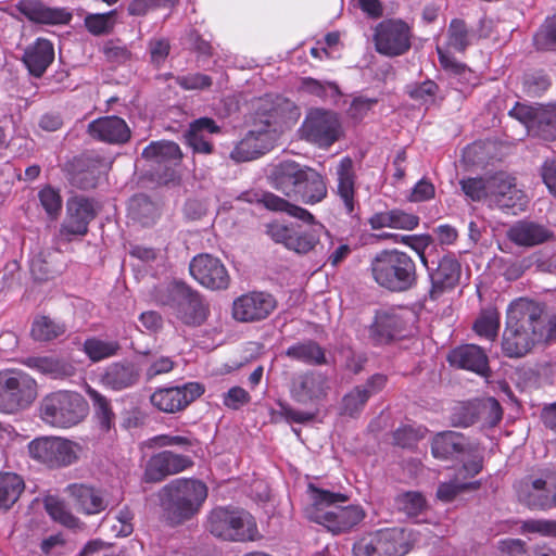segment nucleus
Here are the masks:
<instances>
[{
    "label": "nucleus",
    "mask_w": 556,
    "mask_h": 556,
    "mask_svg": "<svg viewBox=\"0 0 556 556\" xmlns=\"http://www.w3.org/2000/svg\"><path fill=\"white\" fill-rule=\"evenodd\" d=\"M546 341L544 306L527 298L513 301L506 313L502 351L509 358L526 356L535 344Z\"/></svg>",
    "instance_id": "f257e3e1"
},
{
    "label": "nucleus",
    "mask_w": 556,
    "mask_h": 556,
    "mask_svg": "<svg viewBox=\"0 0 556 556\" xmlns=\"http://www.w3.org/2000/svg\"><path fill=\"white\" fill-rule=\"evenodd\" d=\"M307 494L309 504L305 507L306 517L333 534L350 531L365 518V510L361 505H340L348 500L341 493L323 490L311 483Z\"/></svg>",
    "instance_id": "f03ea898"
},
{
    "label": "nucleus",
    "mask_w": 556,
    "mask_h": 556,
    "mask_svg": "<svg viewBox=\"0 0 556 556\" xmlns=\"http://www.w3.org/2000/svg\"><path fill=\"white\" fill-rule=\"evenodd\" d=\"M271 187L290 199L314 205L327 198L326 178L316 169L294 161H283L268 176Z\"/></svg>",
    "instance_id": "7ed1b4c3"
},
{
    "label": "nucleus",
    "mask_w": 556,
    "mask_h": 556,
    "mask_svg": "<svg viewBox=\"0 0 556 556\" xmlns=\"http://www.w3.org/2000/svg\"><path fill=\"white\" fill-rule=\"evenodd\" d=\"M207 497V486L197 479H175L159 492L162 509L168 520L181 523L197 515Z\"/></svg>",
    "instance_id": "20e7f679"
},
{
    "label": "nucleus",
    "mask_w": 556,
    "mask_h": 556,
    "mask_svg": "<svg viewBox=\"0 0 556 556\" xmlns=\"http://www.w3.org/2000/svg\"><path fill=\"white\" fill-rule=\"evenodd\" d=\"M374 280L392 292H403L417 283V269L414 260L405 252L383 250L370 263Z\"/></svg>",
    "instance_id": "39448f33"
},
{
    "label": "nucleus",
    "mask_w": 556,
    "mask_h": 556,
    "mask_svg": "<svg viewBox=\"0 0 556 556\" xmlns=\"http://www.w3.org/2000/svg\"><path fill=\"white\" fill-rule=\"evenodd\" d=\"M154 299L159 304L173 308L177 318L187 326H201L208 316V306L202 296L182 281L157 287Z\"/></svg>",
    "instance_id": "423d86ee"
},
{
    "label": "nucleus",
    "mask_w": 556,
    "mask_h": 556,
    "mask_svg": "<svg viewBox=\"0 0 556 556\" xmlns=\"http://www.w3.org/2000/svg\"><path fill=\"white\" fill-rule=\"evenodd\" d=\"M39 418L54 428H71L88 414V403L77 392L55 391L45 395L38 407Z\"/></svg>",
    "instance_id": "0eeeda50"
},
{
    "label": "nucleus",
    "mask_w": 556,
    "mask_h": 556,
    "mask_svg": "<svg viewBox=\"0 0 556 556\" xmlns=\"http://www.w3.org/2000/svg\"><path fill=\"white\" fill-rule=\"evenodd\" d=\"M206 529L216 538L230 542L255 541L258 530L254 517L235 507H216L207 516Z\"/></svg>",
    "instance_id": "6e6552de"
},
{
    "label": "nucleus",
    "mask_w": 556,
    "mask_h": 556,
    "mask_svg": "<svg viewBox=\"0 0 556 556\" xmlns=\"http://www.w3.org/2000/svg\"><path fill=\"white\" fill-rule=\"evenodd\" d=\"M38 396V384L18 368L0 370V413L15 415L28 409Z\"/></svg>",
    "instance_id": "1a4fd4ad"
},
{
    "label": "nucleus",
    "mask_w": 556,
    "mask_h": 556,
    "mask_svg": "<svg viewBox=\"0 0 556 556\" xmlns=\"http://www.w3.org/2000/svg\"><path fill=\"white\" fill-rule=\"evenodd\" d=\"M298 134L300 139L319 149H329L344 136V129L338 113L312 108L305 114Z\"/></svg>",
    "instance_id": "9d476101"
},
{
    "label": "nucleus",
    "mask_w": 556,
    "mask_h": 556,
    "mask_svg": "<svg viewBox=\"0 0 556 556\" xmlns=\"http://www.w3.org/2000/svg\"><path fill=\"white\" fill-rule=\"evenodd\" d=\"M28 454L35 462L50 469L73 465L78 459L79 445L61 437H39L27 445Z\"/></svg>",
    "instance_id": "9b49d317"
},
{
    "label": "nucleus",
    "mask_w": 556,
    "mask_h": 556,
    "mask_svg": "<svg viewBox=\"0 0 556 556\" xmlns=\"http://www.w3.org/2000/svg\"><path fill=\"white\" fill-rule=\"evenodd\" d=\"M412 26L401 18L383 20L374 31L376 50L386 56L405 54L412 47Z\"/></svg>",
    "instance_id": "f8f14e48"
},
{
    "label": "nucleus",
    "mask_w": 556,
    "mask_h": 556,
    "mask_svg": "<svg viewBox=\"0 0 556 556\" xmlns=\"http://www.w3.org/2000/svg\"><path fill=\"white\" fill-rule=\"evenodd\" d=\"M189 271L202 287L213 291L226 290L230 285V275L224 263L208 253L195 255L189 264Z\"/></svg>",
    "instance_id": "ddd939ff"
},
{
    "label": "nucleus",
    "mask_w": 556,
    "mask_h": 556,
    "mask_svg": "<svg viewBox=\"0 0 556 556\" xmlns=\"http://www.w3.org/2000/svg\"><path fill=\"white\" fill-rule=\"evenodd\" d=\"M490 206L517 214L526 210L528 198L517 188L516 179L506 173L491 176Z\"/></svg>",
    "instance_id": "4468645a"
},
{
    "label": "nucleus",
    "mask_w": 556,
    "mask_h": 556,
    "mask_svg": "<svg viewBox=\"0 0 556 556\" xmlns=\"http://www.w3.org/2000/svg\"><path fill=\"white\" fill-rule=\"evenodd\" d=\"M329 378L316 370L295 374L290 381V396L303 405L318 404L330 391Z\"/></svg>",
    "instance_id": "2eb2a0df"
},
{
    "label": "nucleus",
    "mask_w": 556,
    "mask_h": 556,
    "mask_svg": "<svg viewBox=\"0 0 556 556\" xmlns=\"http://www.w3.org/2000/svg\"><path fill=\"white\" fill-rule=\"evenodd\" d=\"M509 115L543 139H556V110L554 108L516 103L509 111Z\"/></svg>",
    "instance_id": "dca6fc26"
},
{
    "label": "nucleus",
    "mask_w": 556,
    "mask_h": 556,
    "mask_svg": "<svg viewBox=\"0 0 556 556\" xmlns=\"http://www.w3.org/2000/svg\"><path fill=\"white\" fill-rule=\"evenodd\" d=\"M267 235L276 242L298 254H307L319 242L317 233L299 224L283 225L273 223L267 225Z\"/></svg>",
    "instance_id": "f3484780"
},
{
    "label": "nucleus",
    "mask_w": 556,
    "mask_h": 556,
    "mask_svg": "<svg viewBox=\"0 0 556 556\" xmlns=\"http://www.w3.org/2000/svg\"><path fill=\"white\" fill-rule=\"evenodd\" d=\"M276 308L275 298L266 292L253 291L237 298L232 303V316L242 323L260 321Z\"/></svg>",
    "instance_id": "a211bd4d"
},
{
    "label": "nucleus",
    "mask_w": 556,
    "mask_h": 556,
    "mask_svg": "<svg viewBox=\"0 0 556 556\" xmlns=\"http://www.w3.org/2000/svg\"><path fill=\"white\" fill-rule=\"evenodd\" d=\"M204 392L198 382H189L181 387L157 389L150 397L154 407L164 413L174 414L185 409Z\"/></svg>",
    "instance_id": "6ab92c4d"
},
{
    "label": "nucleus",
    "mask_w": 556,
    "mask_h": 556,
    "mask_svg": "<svg viewBox=\"0 0 556 556\" xmlns=\"http://www.w3.org/2000/svg\"><path fill=\"white\" fill-rule=\"evenodd\" d=\"M142 157L162 179H169L172 170L179 165L182 153L173 141H153L142 151Z\"/></svg>",
    "instance_id": "aec40b11"
},
{
    "label": "nucleus",
    "mask_w": 556,
    "mask_h": 556,
    "mask_svg": "<svg viewBox=\"0 0 556 556\" xmlns=\"http://www.w3.org/2000/svg\"><path fill=\"white\" fill-rule=\"evenodd\" d=\"M520 498L531 509L549 510L556 507V472H546L526 484Z\"/></svg>",
    "instance_id": "412c9836"
},
{
    "label": "nucleus",
    "mask_w": 556,
    "mask_h": 556,
    "mask_svg": "<svg viewBox=\"0 0 556 556\" xmlns=\"http://www.w3.org/2000/svg\"><path fill=\"white\" fill-rule=\"evenodd\" d=\"M192 465L188 456L175 454L170 451H162L152 455L146 465L144 480L147 482H160L167 476L184 471Z\"/></svg>",
    "instance_id": "4be33fe9"
},
{
    "label": "nucleus",
    "mask_w": 556,
    "mask_h": 556,
    "mask_svg": "<svg viewBox=\"0 0 556 556\" xmlns=\"http://www.w3.org/2000/svg\"><path fill=\"white\" fill-rule=\"evenodd\" d=\"M94 216L96 212L90 200L83 197L68 200L67 216L61 226V235L68 239L71 236H85Z\"/></svg>",
    "instance_id": "5701e85b"
},
{
    "label": "nucleus",
    "mask_w": 556,
    "mask_h": 556,
    "mask_svg": "<svg viewBox=\"0 0 556 556\" xmlns=\"http://www.w3.org/2000/svg\"><path fill=\"white\" fill-rule=\"evenodd\" d=\"M431 279L430 298L432 300L438 299L442 293L453 289L459 281L460 278V264L453 254L443 255L438 266L432 269L429 266Z\"/></svg>",
    "instance_id": "b1692460"
},
{
    "label": "nucleus",
    "mask_w": 556,
    "mask_h": 556,
    "mask_svg": "<svg viewBox=\"0 0 556 556\" xmlns=\"http://www.w3.org/2000/svg\"><path fill=\"white\" fill-rule=\"evenodd\" d=\"M337 190L336 193L343 203L348 215L353 216L357 207L356 201V174L354 162L351 157H342L337 167Z\"/></svg>",
    "instance_id": "393cba45"
},
{
    "label": "nucleus",
    "mask_w": 556,
    "mask_h": 556,
    "mask_svg": "<svg viewBox=\"0 0 556 556\" xmlns=\"http://www.w3.org/2000/svg\"><path fill=\"white\" fill-rule=\"evenodd\" d=\"M274 136L268 129L249 131L230 152V157L240 163L252 161L270 150Z\"/></svg>",
    "instance_id": "a878e982"
},
{
    "label": "nucleus",
    "mask_w": 556,
    "mask_h": 556,
    "mask_svg": "<svg viewBox=\"0 0 556 556\" xmlns=\"http://www.w3.org/2000/svg\"><path fill=\"white\" fill-rule=\"evenodd\" d=\"M447 361L453 367L469 370L480 376L486 377L490 372L488 355L476 344H465L452 350Z\"/></svg>",
    "instance_id": "bb28decb"
},
{
    "label": "nucleus",
    "mask_w": 556,
    "mask_h": 556,
    "mask_svg": "<svg viewBox=\"0 0 556 556\" xmlns=\"http://www.w3.org/2000/svg\"><path fill=\"white\" fill-rule=\"evenodd\" d=\"M139 378V369L134 363L114 362L104 368L100 376V382L112 391H123L135 387Z\"/></svg>",
    "instance_id": "cd10ccee"
},
{
    "label": "nucleus",
    "mask_w": 556,
    "mask_h": 556,
    "mask_svg": "<svg viewBox=\"0 0 556 556\" xmlns=\"http://www.w3.org/2000/svg\"><path fill=\"white\" fill-rule=\"evenodd\" d=\"M506 236L518 247L532 248L548 241L553 233L541 224L523 219L513 224L507 229Z\"/></svg>",
    "instance_id": "c85d7f7f"
},
{
    "label": "nucleus",
    "mask_w": 556,
    "mask_h": 556,
    "mask_svg": "<svg viewBox=\"0 0 556 556\" xmlns=\"http://www.w3.org/2000/svg\"><path fill=\"white\" fill-rule=\"evenodd\" d=\"M88 134L100 141L124 143L130 138V130L125 121L118 116H105L88 125Z\"/></svg>",
    "instance_id": "c756f323"
},
{
    "label": "nucleus",
    "mask_w": 556,
    "mask_h": 556,
    "mask_svg": "<svg viewBox=\"0 0 556 556\" xmlns=\"http://www.w3.org/2000/svg\"><path fill=\"white\" fill-rule=\"evenodd\" d=\"M431 451L435 458L448 459L459 455L471 454L473 445L459 432L443 431L433 438Z\"/></svg>",
    "instance_id": "7c9ffc66"
},
{
    "label": "nucleus",
    "mask_w": 556,
    "mask_h": 556,
    "mask_svg": "<svg viewBox=\"0 0 556 556\" xmlns=\"http://www.w3.org/2000/svg\"><path fill=\"white\" fill-rule=\"evenodd\" d=\"M66 491L77 510L86 515L99 514L108 506L102 492L92 486L74 483L68 485Z\"/></svg>",
    "instance_id": "2f4dec72"
},
{
    "label": "nucleus",
    "mask_w": 556,
    "mask_h": 556,
    "mask_svg": "<svg viewBox=\"0 0 556 556\" xmlns=\"http://www.w3.org/2000/svg\"><path fill=\"white\" fill-rule=\"evenodd\" d=\"M54 60L53 45L43 38H38L25 49L23 62L29 73L35 77H41Z\"/></svg>",
    "instance_id": "473e14b6"
},
{
    "label": "nucleus",
    "mask_w": 556,
    "mask_h": 556,
    "mask_svg": "<svg viewBox=\"0 0 556 556\" xmlns=\"http://www.w3.org/2000/svg\"><path fill=\"white\" fill-rule=\"evenodd\" d=\"M374 536L384 556H403L412 548L409 534L402 528L379 530Z\"/></svg>",
    "instance_id": "72a5a7b5"
},
{
    "label": "nucleus",
    "mask_w": 556,
    "mask_h": 556,
    "mask_svg": "<svg viewBox=\"0 0 556 556\" xmlns=\"http://www.w3.org/2000/svg\"><path fill=\"white\" fill-rule=\"evenodd\" d=\"M20 11L29 21L40 24H65L71 20V14L64 10L48 8L35 0L23 1Z\"/></svg>",
    "instance_id": "f704fd0d"
},
{
    "label": "nucleus",
    "mask_w": 556,
    "mask_h": 556,
    "mask_svg": "<svg viewBox=\"0 0 556 556\" xmlns=\"http://www.w3.org/2000/svg\"><path fill=\"white\" fill-rule=\"evenodd\" d=\"M22 364L53 379H63L75 374V367L71 363L54 357L31 356L24 358Z\"/></svg>",
    "instance_id": "c9c22d12"
},
{
    "label": "nucleus",
    "mask_w": 556,
    "mask_h": 556,
    "mask_svg": "<svg viewBox=\"0 0 556 556\" xmlns=\"http://www.w3.org/2000/svg\"><path fill=\"white\" fill-rule=\"evenodd\" d=\"M59 252L43 250L30 260V273L36 280L46 281L54 278L62 271V264L58 261Z\"/></svg>",
    "instance_id": "e433bc0d"
},
{
    "label": "nucleus",
    "mask_w": 556,
    "mask_h": 556,
    "mask_svg": "<svg viewBox=\"0 0 556 556\" xmlns=\"http://www.w3.org/2000/svg\"><path fill=\"white\" fill-rule=\"evenodd\" d=\"M286 355L296 362L319 366L327 364L325 350L314 340H304L290 345Z\"/></svg>",
    "instance_id": "4c0bfd02"
},
{
    "label": "nucleus",
    "mask_w": 556,
    "mask_h": 556,
    "mask_svg": "<svg viewBox=\"0 0 556 556\" xmlns=\"http://www.w3.org/2000/svg\"><path fill=\"white\" fill-rule=\"evenodd\" d=\"M258 202L262 203L267 210L274 212H285L292 217L303 220L307 224H315L314 215L307 210L290 203L286 199L273 193L264 192Z\"/></svg>",
    "instance_id": "58836bf2"
},
{
    "label": "nucleus",
    "mask_w": 556,
    "mask_h": 556,
    "mask_svg": "<svg viewBox=\"0 0 556 556\" xmlns=\"http://www.w3.org/2000/svg\"><path fill=\"white\" fill-rule=\"evenodd\" d=\"M25 489L21 476L12 472L0 473V509L11 508Z\"/></svg>",
    "instance_id": "ea45409f"
},
{
    "label": "nucleus",
    "mask_w": 556,
    "mask_h": 556,
    "mask_svg": "<svg viewBox=\"0 0 556 556\" xmlns=\"http://www.w3.org/2000/svg\"><path fill=\"white\" fill-rule=\"evenodd\" d=\"M65 331L66 326L63 323L48 316H38L33 321L30 334L35 341L48 342L61 337Z\"/></svg>",
    "instance_id": "a19ab883"
},
{
    "label": "nucleus",
    "mask_w": 556,
    "mask_h": 556,
    "mask_svg": "<svg viewBox=\"0 0 556 556\" xmlns=\"http://www.w3.org/2000/svg\"><path fill=\"white\" fill-rule=\"evenodd\" d=\"M94 408V416L99 427L103 431H110L115 427V414L112 409L110 401L100 392L89 388L87 391Z\"/></svg>",
    "instance_id": "79ce46f5"
},
{
    "label": "nucleus",
    "mask_w": 556,
    "mask_h": 556,
    "mask_svg": "<svg viewBox=\"0 0 556 556\" xmlns=\"http://www.w3.org/2000/svg\"><path fill=\"white\" fill-rule=\"evenodd\" d=\"M476 34L470 30L465 21L454 18L451 21L447 29V45L456 51L464 52L473 43Z\"/></svg>",
    "instance_id": "37998d69"
},
{
    "label": "nucleus",
    "mask_w": 556,
    "mask_h": 556,
    "mask_svg": "<svg viewBox=\"0 0 556 556\" xmlns=\"http://www.w3.org/2000/svg\"><path fill=\"white\" fill-rule=\"evenodd\" d=\"M83 350L90 361L97 363L117 355L121 345L117 341H104L93 337L84 342Z\"/></svg>",
    "instance_id": "c03bdc74"
},
{
    "label": "nucleus",
    "mask_w": 556,
    "mask_h": 556,
    "mask_svg": "<svg viewBox=\"0 0 556 556\" xmlns=\"http://www.w3.org/2000/svg\"><path fill=\"white\" fill-rule=\"evenodd\" d=\"M300 90L315 96L323 101H336L340 97V89L337 84L331 81H320L312 77L301 79Z\"/></svg>",
    "instance_id": "a18cd8bd"
},
{
    "label": "nucleus",
    "mask_w": 556,
    "mask_h": 556,
    "mask_svg": "<svg viewBox=\"0 0 556 556\" xmlns=\"http://www.w3.org/2000/svg\"><path fill=\"white\" fill-rule=\"evenodd\" d=\"M459 185L465 195L471 201L486 200L490 204L491 176L462 179Z\"/></svg>",
    "instance_id": "49530a36"
},
{
    "label": "nucleus",
    "mask_w": 556,
    "mask_h": 556,
    "mask_svg": "<svg viewBox=\"0 0 556 556\" xmlns=\"http://www.w3.org/2000/svg\"><path fill=\"white\" fill-rule=\"evenodd\" d=\"M45 507L49 516L56 522L70 528L76 529L80 527V521L66 507L64 502L56 497L49 496L45 501Z\"/></svg>",
    "instance_id": "de8ad7c7"
},
{
    "label": "nucleus",
    "mask_w": 556,
    "mask_h": 556,
    "mask_svg": "<svg viewBox=\"0 0 556 556\" xmlns=\"http://www.w3.org/2000/svg\"><path fill=\"white\" fill-rule=\"evenodd\" d=\"M396 508L407 517H417L427 509L425 496L417 491H408L395 497Z\"/></svg>",
    "instance_id": "09e8293b"
},
{
    "label": "nucleus",
    "mask_w": 556,
    "mask_h": 556,
    "mask_svg": "<svg viewBox=\"0 0 556 556\" xmlns=\"http://www.w3.org/2000/svg\"><path fill=\"white\" fill-rule=\"evenodd\" d=\"M129 210L132 218L142 225H150L157 217L155 204L144 194L135 195L130 200Z\"/></svg>",
    "instance_id": "8fccbe9b"
},
{
    "label": "nucleus",
    "mask_w": 556,
    "mask_h": 556,
    "mask_svg": "<svg viewBox=\"0 0 556 556\" xmlns=\"http://www.w3.org/2000/svg\"><path fill=\"white\" fill-rule=\"evenodd\" d=\"M500 329V314L496 309L483 311L473 324V330L480 337L494 341Z\"/></svg>",
    "instance_id": "3c124183"
},
{
    "label": "nucleus",
    "mask_w": 556,
    "mask_h": 556,
    "mask_svg": "<svg viewBox=\"0 0 556 556\" xmlns=\"http://www.w3.org/2000/svg\"><path fill=\"white\" fill-rule=\"evenodd\" d=\"M478 421L484 427H495L503 417V409L494 397L478 400Z\"/></svg>",
    "instance_id": "603ef678"
},
{
    "label": "nucleus",
    "mask_w": 556,
    "mask_h": 556,
    "mask_svg": "<svg viewBox=\"0 0 556 556\" xmlns=\"http://www.w3.org/2000/svg\"><path fill=\"white\" fill-rule=\"evenodd\" d=\"M368 400V393L364 390L363 387H354L342 399V414L351 417L359 415Z\"/></svg>",
    "instance_id": "864d4df0"
},
{
    "label": "nucleus",
    "mask_w": 556,
    "mask_h": 556,
    "mask_svg": "<svg viewBox=\"0 0 556 556\" xmlns=\"http://www.w3.org/2000/svg\"><path fill=\"white\" fill-rule=\"evenodd\" d=\"M478 400L457 404L452 413L451 421L455 427H469L478 422Z\"/></svg>",
    "instance_id": "5fc2aeb1"
},
{
    "label": "nucleus",
    "mask_w": 556,
    "mask_h": 556,
    "mask_svg": "<svg viewBox=\"0 0 556 556\" xmlns=\"http://www.w3.org/2000/svg\"><path fill=\"white\" fill-rule=\"evenodd\" d=\"M480 481L462 482L458 478L448 482H443L438 486L437 496L443 502L453 501L459 493L465 491L478 490Z\"/></svg>",
    "instance_id": "6e6d98bb"
},
{
    "label": "nucleus",
    "mask_w": 556,
    "mask_h": 556,
    "mask_svg": "<svg viewBox=\"0 0 556 556\" xmlns=\"http://www.w3.org/2000/svg\"><path fill=\"white\" fill-rule=\"evenodd\" d=\"M371 331L381 340H390L401 331L399 319L393 314L383 313L376 318Z\"/></svg>",
    "instance_id": "4d7b16f0"
},
{
    "label": "nucleus",
    "mask_w": 556,
    "mask_h": 556,
    "mask_svg": "<svg viewBox=\"0 0 556 556\" xmlns=\"http://www.w3.org/2000/svg\"><path fill=\"white\" fill-rule=\"evenodd\" d=\"M534 43L540 50H556V15L546 18L534 36Z\"/></svg>",
    "instance_id": "13d9d810"
},
{
    "label": "nucleus",
    "mask_w": 556,
    "mask_h": 556,
    "mask_svg": "<svg viewBox=\"0 0 556 556\" xmlns=\"http://www.w3.org/2000/svg\"><path fill=\"white\" fill-rule=\"evenodd\" d=\"M427 428L414 425H403L393 432L394 443L402 447H409L424 438Z\"/></svg>",
    "instance_id": "bf43d9fd"
},
{
    "label": "nucleus",
    "mask_w": 556,
    "mask_h": 556,
    "mask_svg": "<svg viewBox=\"0 0 556 556\" xmlns=\"http://www.w3.org/2000/svg\"><path fill=\"white\" fill-rule=\"evenodd\" d=\"M175 81L184 90H205L213 85L211 76L202 73H189L175 77Z\"/></svg>",
    "instance_id": "052dcab7"
},
{
    "label": "nucleus",
    "mask_w": 556,
    "mask_h": 556,
    "mask_svg": "<svg viewBox=\"0 0 556 556\" xmlns=\"http://www.w3.org/2000/svg\"><path fill=\"white\" fill-rule=\"evenodd\" d=\"M522 534L533 533L542 536H556V520L528 519L521 522Z\"/></svg>",
    "instance_id": "680f3d73"
},
{
    "label": "nucleus",
    "mask_w": 556,
    "mask_h": 556,
    "mask_svg": "<svg viewBox=\"0 0 556 556\" xmlns=\"http://www.w3.org/2000/svg\"><path fill=\"white\" fill-rule=\"evenodd\" d=\"M38 198L47 214L55 218L62 208V198L59 191L51 186H46L39 191Z\"/></svg>",
    "instance_id": "e2e57ef3"
},
{
    "label": "nucleus",
    "mask_w": 556,
    "mask_h": 556,
    "mask_svg": "<svg viewBox=\"0 0 556 556\" xmlns=\"http://www.w3.org/2000/svg\"><path fill=\"white\" fill-rule=\"evenodd\" d=\"M148 51L151 63L155 66H160L169 54V41L165 38H152L148 42Z\"/></svg>",
    "instance_id": "0e129e2a"
},
{
    "label": "nucleus",
    "mask_w": 556,
    "mask_h": 556,
    "mask_svg": "<svg viewBox=\"0 0 556 556\" xmlns=\"http://www.w3.org/2000/svg\"><path fill=\"white\" fill-rule=\"evenodd\" d=\"M114 11L106 14L90 15L86 18V26L93 35L108 34L113 28Z\"/></svg>",
    "instance_id": "69168bd1"
},
{
    "label": "nucleus",
    "mask_w": 556,
    "mask_h": 556,
    "mask_svg": "<svg viewBox=\"0 0 556 556\" xmlns=\"http://www.w3.org/2000/svg\"><path fill=\"white\" fill-rule=\"evenodd\" d=\"M377 104V100L372 98L357 97L351 102L346 110V115L355 121H362L367 113Z\"/></svg>",
    "instance_id": "338daca9"
},
{
    "label": "nucleus",
    "mask_w": 556,
    "mask_h": 556,
    "mask_svg": "<svg viewBox=\"0 0 556 556\" xmlns=\"http://www.w3.org/2000/svg\"><path fill=\"white\" fill-rule=\"evenodd\" d=\"M438 85L432 80H426L412 87L408 91L409 97L425 104L432 103L438 92Z\"/></svg>",
    "instance_id": "774afa93"
}]
</instances>
